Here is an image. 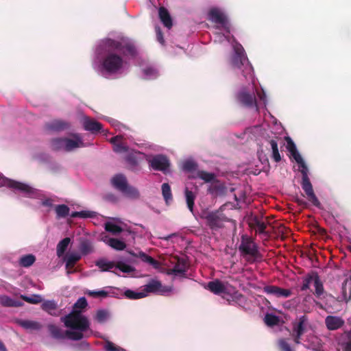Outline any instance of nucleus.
Here are the masks:
<instances>
[{"label":"nucleus","instance_id":"nucleus-1","mask_svg":"<svg viewBox=\"0 0 351 351\" xmlns=\"http://www.w3.org/2000/svg\"><path fill=\"white\" fill-rule=\"evenodd\" d=\"M106 51L100 63L103 75H114L120 72L124 65L123 56L134 57L136 49L133 43L125 40L107 38L103 41Z\"/></svg>","mask_w":351,"mask_h":351},{"label":"nucleus","instance_id":"nucleus-2","mask_svg":"<svg viewBox=\"0 0 351 351\" xmlns=\"http://www.w3.org/2000/svg\"><path fill=\"white\" fill-rule=\"evenodd\" d=\"M64 326L74 330H65L66 338L73 341H80L90 335L84 332L90 328V322L86 317L81 314L80 311L73 310L67 315L61 318Z\"/></svg>","mask_w":351,"mask_h":351},{"label":"nucleus","instance_id":"nucleus-3","mask_svg":"<svg viewBox=\"0 0 351 351\" xmlns=\"http://www.w3.org/2000/svg\"><path fill=\"white\" fill-rule=\"evenodd\" d=\"M239 250L243 256H250L254 259L260 257L257 245L252 239L247 235L241 236Z\"/></svg>","mask_w":351,"mask_h":351},{"label":"nucleus","instance_id":"nucleus-4","mask_svg":"<svg viewBox=\"0 0 351 351\" xmlns=\"http://www.w3.org/2000/svg\"><path fill=\"white\" fill-rule=\"evenodd\" d=\"M206 225L214 231L224 227V223L229 221V219L219 210L210 212L205 216Z\"/></svg>","mask_w":351,"mask_h":351},{"label":"nucleus","instance_id":"nucleus-5","mask_svg":"<svg viewBox=\"0 0 351 351\" xmlns=\"http://www.w3.org/2000/svg\"><path fill=\"white\" fill-rule=\"evenodd\" d=\"M232 64L234 67L241 69L243 75L247 78L252 77L253 72V67L248 61L246 56L242 53L237 52L232 58Z\"/></svg>","mask_w":351,"mask_h":351},{"label":"nucleus","instance_id":"nucleus-6","mask_svg":"<svg viewBox=\"0 0 351 351\" xmlns=\"http://www.w3.org/2000/svg\"><path fill=\"white\" fill-rule=\"evenodd\" d=\"M307 322V318L305 315L301 316L298 322L292 323V332L291 336L294 342L296 344L301 343V337L305 332V324Z\"/></svg>","mask_w":351,"mask_h":351},{"label":"nucleus","instance_id":"nucleus-7","mask_svg":"<svg viewBox=\"0 0 351 351\" xmlns=\"http://www.w3.org/2000/svg\"><path fill=\"white\" fill-rule=\"evenodd\" d=\"M236 97L237 101L245 107L250 108L257 107L254 93H250L245 89H242L237 94Z\"/></svg>","mask_w":351,"mask_h":351},{"label":"nucleus","instance_id":"nucleus-8","mask_svg":"<svg viewBox=\"0 0 351 351\" xmlns=\"http://www.w3.org/2000/svg\"><path fill=\"white\" fill-rule=\"evenodd\" d=\"M208 16L213 23L220 24L227 32H230L227 18L219 9L217 8L210 9Z\"/></svg>","mask_w":351,"mask_h":351},{"label":"nucleus","instance_id":"nucleus-9","mask_svg":"<svg viewBox=\"0 0 351 351\" xmlns=\"http://www.w3.org/2000/svg\"><path fill=\"white\" fill-rule=\"evenodd\" d=\"M263 291L268 295L284 298H289L292 294L290 289H283L276 285H266L263 288Z\"/></svg>","mask_w":351,"mask_h":351},{"label":"nucleus","instance_id":"nucleus-10","mask_svg":"<svg viewBox=\"0 0 351 351\" xmlns=\"http://www.w3.org/2000/svg\"><path fill=\"white\" fill-rule=\"evenodd\" d=\"M149 165L154 170L165 171L169 167V162L165 156L156 155L149 160Z\"/></svg>","mask_w":351,"mask_h":351},{"label":"nucleus","instance_id":"nucleus-11","mask_svg":"<svg viewBox=\"0 0 351 351\" xmlns=\"http://www.w3.org/2000/svg\"><path fill=\"white\" fill-rule=\"evenodd\" d=\"M301 185L308 201L311 202L315 206L319 207L320 205V202L313 191V186L311 183L310 180H302Z\"/></svg>","mask_w":351,"mask_h":351},{"label":"nucleus","instance_id":"nucleus-12","mask_svg":"<svg viewBox=\"0 0 351 351\" xmlns=\"http://www.w3.org/2000/svg\"><path fill=\"white\" fill-rule=\"evenodd\" d=\"M189 268V265L186 258H176V263L173 267L169 269V274L176 276H185L186 272Z\"/></svg>","mask_w":351,"mask_h":351},{"label":"nucleus","instance_id":"nucleus-13","mask_svg":"<svg viewBox=\"0 0 351 351\" xmlns=\"http://www.w3.org/2000/svg\"><path fill=\"white\" fill-rule=\"evenodd\" d=\"M85 145L78 134L73 135V138H65V152H71L75 148L83 147Z\"/></svg>","mask_w":351,"mask_h":351},{"label":"nucleus","instance_id":"nucleus-14","mask_svg":"<svg viewBox=\"0 0 351 351\" xmlns=\"http://www.w3.org/2000/svg\"><path fill=\"white\" fill-rule=\"evenodd\" d=\"M47 130L54 132H60L69 129L70 128L69 123L63 120H53L46 124Z\"/></svg>","mask_w":351,"mask_h":351},{"label":"nucleus","instance_id":"nucleus-15","mask_svg":"<svg viewBox=\"0 0 351 351\" xmlns=\"http://www.w3.org/2000/svg\"><path fill=\"white\" fill-rule=\"evenodd\" d=\"M128 253L133 257L140 258L143 262L148 263L149 265L153 266L154 268H158L159 266L158 261L155 260L154 258L142 251H139L137 253H135L132 251H128Z\"/></svg>","mask_w":351,"mask_h":351},{"label":"nucleus","instance_id":"nucleus-16","mask_svg":"<svg viewBox=\"0 0 351 351\" xmlns=\"http://www.w3.org/2000/svg\"><path fill=\"white\" fill-rule=\"evenodd\" d=\"M326 327L330 330H335L340 328L344 324V321L339 317L335 316H327L325 319Z\"/></svg>","mask_w":351,"mask_h":351},{"label":"nucleus","instance_id":"nucleus-17","mask_svg":"<svg viewBox=\"0 0 351 351\" xmlns=\"http://www.w3.org/2000/svg\"><path fill=\"white\" fill-rule=\"evenodd\" d=\"M206 288L216 295L225 293L226 289L225 285L218 279L208 282Z\"/></svg>","mask_w":351,"mask_h":351},{"label":"nucleus","instance_id":"nucleus-18","mask_svg":"<svg viewBox=\"0 0 351 351\" xmlns=\"http://www.w3.org/2000/svg\"><path fill=\"white\" fill-rule=\"evenodd\" d=\"M280 140L281 139L278 136H274L271 138L267 140L272 150L271 157L276 162H278L281 160V156L278 147V141Z\"/></svg>","mask_w":351,"mask_h":351},{"label":"nucleus","instance_id":"nucleus-19","mask_svg":"<svg viewBox=\"0 0 351 351\" xmlns=\"http://www.w3.org/2000/svg\"><path fill=\"white\" fill-rule=\"evenodd\" d=\"M83 126L86 130L90 131L92 133L98 132L102 128V125L99 122L90 119L88 117L84 118Z\"/></svg>","mask_w":351,"mask_h":351},{"label":"nucleus","instance_id":"nucleus-20","mask_svg":"<svg viewBox=\"0 0 351 351\" xmlns=\"http://www.w3.org/2000/svg\"><path fill=\"white\" fill-rule=\"evenodd\" d=\"M8 184L10 188L19 190L27 195L33 194L34 192V189L29 185L17 181L10 180Z\"/></svg>","mask_w":351,"mask_h":351},{"label":"nucleus","instance_id":"nucleus-21","mask_svg":"<svg viewBox=\"0 0 351 351\" xmlns=\"http://www.w3.org/2000/svg\"><path fill=\"white\" fill-rule=\"evenodd\" d=\"M143 291L146 294L147 293H162L164 292V289L160 281L152 280L144 286Z\"/></svg>","mask_w":351,"mask_h":351},{"label":"nucleus","instance_id":"nucleus-22","mask_svg":"<svg viewBox=\"0 0 351 351\" xmlns=\"http://www.w3.org/2000/svg\"><path fill=\"white\" fill-rule=\"evenodd\" d=\"M249 226L251 228L256 229V231L259 234H264L267 228L266 223L256 216L250 219Z\"/></svg>","mask_w":351,"mask_h":351},{"label":"nucleus","instance_id":"nucleus-23","mask_svg":"<svg viewBox=\"0 0 351 351\" xmlns=\"http://www.w3.org/2000/svg\"><path fill=\"white\" fill-rule=\"evenodd\" d=\"M112 185L121 192L128 185L127 179L125 176L122 174H118L113 177L112 179Z\"/></svg>","mask_w":351,"mask_h":351},{"label":"nucleus","instance_id":"nucleus-24","mask_svg":"<svg viewBox=\"0 0 351 351\" xmlns=\"http://www.w3.org/2000/svg\"><path fill=\"white\" fill-rule=\"evenodd\" d=\"M159 18L163 25L170 29L172 27V19L168 10L164 8L160 7L158 10Z\"/></svg>","mask_w":351,"mask_h":351},{"label":"nucleus","instance_id":"nucleus-25","mask_svg":"<svg viewBox=\"0 0 351 351\" xmlns=\"http://www.w3.org/2000/svg\"><path fill=\"white\" fill-rule=\"evenodd\" d=\"M47 328L51 336L55 339H64L66 337L65 331L55 324H49Z\"/></svg>","mask_w":351,"mask_h":351},{"label":"nucleus","instance_id":"nucleus-26","mask_svg":"<svg viewBox=\"0 0 351 351\" xmlns=\"http://www.w3.org/2000/svg\"><path fill=\"white\" fill-rule=\"evenodd\" d=\"M42 308L45 311L53 316H58V314L56 313L57 304L52 300L45 301L42 304Z\"/></svg>","mask_w":351,"mask_h":351},{"label":"nucleus","instance_id":"nucleus-27","mask_svg":"<svg viewBox=\"0 0 351 351\" xmlns=\"http://www.w3.org/2000/svg\"><path fill=\"white\" fill-rule=\"evenodd\" d=\"M0 304L3 306L19 307L23 305V303L19 300H14L7 295H0Z\"/></svg>","mask_w":351,"mask_h":351},{"label":"nucleus","instance_id":"nucleus-28","mask_svg":"<svg viewBox=\"0 0 351 351\" xmlns=\"http://www.w3.org/2000/svg\"><path fill=\"white\" fill-rule=\"evenodd\" d=\"M18 324L25 329L38 330L41 328V324L36 321L19 320Z\"/></svg>","mask_w":351,"mask_h":351},{"label":"nucleus","instance_id":"nucleus-29","mask_svg":"<svg viewBox=\"0 0 351 351\" xmlns=\"http://www.w3.org/2000/svg\"><path fill=\"white\" fill-rule=\"evenodd\" d=\"M121 193L128 198L132 199H137L140 197V193L138 190L130 185H128L127 187L121 191Z\"/></svg>","mask_w":351,"mask_h":351},{"label":"nucleus","instance_id":"nucleus-30","mask_svg":"<svg viewBox=\"0 0 351 351\" xmlns=\"http://www.w3.org/2000/svg\"><path fill=\"white\" fill-rule=\"evenodd\" d=\"M112 261H106L104 259H100L96 261L95 265L98 267L101 271H109L115 267Z\"/></svg>","mask_w":351,"mask_h":351},{"label":"nucleus","instance_id":"nucleus-31","mask_svg":"<svg viewBox=\"0 0 351 351\" xmlns=\"http://www.w3.org/2000/svg\"><path fill=\"white\" fill-rule=\"evenodd\" d=\"M65 138H56L51 141V148L54 151H65Z\"/></svg>","mask_w":351,"mask_h":351},{"label":"nucleus","instance_id":"nucleus-32","mask_svg":"<svg viewBox=\"0 0 351 351\" xmlns=\"http://www.w3.org/2000/svg\"><path fill=\"white\" fill-rule=\"evenodd\" d=\"M80 258L81 255L78 253H71L69 254L66 261V267L67 269H72Z\"/></svg>","mask_w":351,"mask_h":351},{"label":"nucleus","instance_id":"nucleus-33","mask_svg":"<svg viewBox=\"0 0 351 351\" xmlns=\"http://www.w3.org/2000/svg\"><path fill=\"white\" fill-rule=\"evenodd\" d=\"M123 295L130 300H138L146 297L147 294L143 291L136 292L130 289H127L124 291Z\"/></svg>","mask_w":351,"mask_h":351},{"label":"nucleus","instance_id":"nucleus-34","mask_svg":"<svg viewBox=\"0 0 351 351\" xmlns=\"http://www.w3.org/2000/svg\"><path fill=\"white\" fill-rule=\"evenodd\" d=\"M36 261V257L33 254H27L23 256L19 260V265L24 267H28L32 265Z\"/></svg>","mask_w":351,"mask_h":351},{"label":"nucleus","instance_id":"nucleus-35","mask_svg":"<svg viewBox=\"0 0 351 351\" xmlns=\"http://www.w3.org/2000/svg\"><path fill=\"white\" fill-rule=\"evenodd\" d=\"M107 243L112 248L117 250H123L126 247V244L118 239L110 238L108 239Z\"/></svg>","mask_w":351,"mask_h":351},{"label":"nucleus","instance_id":"nucleus-36","mask_svg":"<svg viewBox=\"0 0 351 351\" xmlns=\"http://www.w3.org/2000/svg\"><path fill=\"white\" fill-rule=\"evenodd\" d=\"M70 242L71 239L69 237H66L58 243L57 245V255L58 256H61L65 252Z\"/></svg>","mask_w":351,"mask_h":351},{"label":"nucleus","instance_id":"nucleus-37","mask_svg":"<svg viewBox=\"0 0 351 351\" xmlns=\"http://www.w3.org/2000/svg\"><path fill=\"white\" fill-rule=\"evenodd\" d=\"M314 286L315 288L314 294L317 297H320L324 293V286L317 274H315Z\"/></svg>","mask_w":351,"mask_h":351},{"label":"nucleus","instance_id":"nucleus-38","mask_svg":"<svg viewBox=\"0 0 351 351\" xmlns=\"http://www.w3.org/2000/svg\"><path fill=\"white\" fill-rule=\"evenodd\" d=\"M197 176L205 182H210L215 180L216 176L213 173H209L205 171H198Z\"/></svg>","mask_w":351,"mask_h":351},{"label":"nucleus","instance_id":"nucleus-39","mask_svg":"<svg viewBox=\"0 0 351 351\" xmlns=\"http://www.w3.org/2000/svg\"><path fill=\"white\" fill-rule=\"evenodd\" d=\"M161 188L162 196L166 203L168 204L169 201L173 199L171 187L168 183H163Z\"/></svg>","mask_w":351,"mask_h":351},{"label":"nucleus","instance_id":"nucleus-40","mask_svg":"<svg viewBox=\"0 0 351 351\" xmlns=\"http://www.w3.org/2000/svg\"><path fill=\"white\" fill-rule=\"evenodd\" d=\"M21 298L24 301L33 304H39L43 301L41 295L38 294H33L31 296L21 295Z\"/></svg>","mask_w":351,"mask_h":351},{"label":"nucleus","instance_id":"nucleus-41","mask_svg":"<svg viewBox=\"0 0 351 351\" xmlns=\"http://www.w3.org/2000/svg\"><path fill=\"white\" fill-rule=\"evenodd\" d=\"M185 197L189 209L193 212L194 206L195 195L191 191H189L187 188L185 190Z\"/></svg>","mask_w":351,"mask_h":351},{"label":"nucleus","instance_id":"nucleus-42","mask_svg":"<svg viewBox=\"0 0 351 351\" xmlns=\"http://www.w3.org/2000/svg\"><path fill=\"white\" fill-rule=\"evenodd\" d=\"M105 344L104 346V351H126L125 349L117 346L112 341L104 338Z\"/></svg>","mask_w":351,"mask_h":351},{"label":"nucleus","instance_id":"nucleus-43","mask_svg":"<svg viewBox=\"0 0 351 351\" xmlns=\"http://www.w3.org/2000/svg\"><path fill=\"white\" fill-rule=\"evenodd\" d=\"M56 213L58 217H66L69 214V208L65 204L58 205L56 207Z\"/></svg>","mask_w":351,"mask_h":351},{"label":"nucleus","instance_id":"nucleus-44","mask_svg":"<svg viewBox=\"0 0 351 351\" xmlns=\"http://www.w3.org/2000/svg\"><path fill=\"white\" fill-rule=\"evenodd\" d=\"M115 267L123 273L130 274L135 271L134 267L128 265L122 261H119L115 264Z\"/></svg>","mask_w":351,"mask_h":351},{"label":"nucleus","instance_id":"nucleus-45","mask_svg":"<svg viewBox=\"0 0 351 351\" xmlns=\"http://www.w3.org/2000/svg\"><path fill=\"white\" fill-rule=\"evenodd\" d=\"M264 321L267 326H274L278 324L279 318L274 314L267 313L265 316Z\"/></svg>","mask_w":351,"mask_h":351},{"label":"nucleus","instance_id":"nucleus-46","mask_svg":"<svg viewBox=\"0 0 351 351\" xmlns=\"http://www.w3.org/2000/svg\"><path fill=\"white\" fill-rule=\"evenodd\" d=\"M80 250L83 255H87L93 251V246L87 240L83 241L80 243Z\"/></svg>","mask_w":351,"mask_h":351},{"label":"nucleus","instance_id":"nucleus-47","mask_svg":"<svg viewBox=\"0 0 351 351\" xmlns=\"http://www.w3.org/2000/svg\"><path fill=\"white\" fill-rule=\"evenodd\" d=\"M86 294L90 297L97 298H105L108 296V292L104 290H89L86 292Z\"/></svg>","mask_w":351,"mask_h":351},{"label":"nucleus","instance_id":"nucleus-48","mask_svg":"<svg viewBox=\"0 0 351 351\" xmlns=\"http://www.w3.org/2000/svg\"><path fill=\"white\" fill-rule=\"evenodd\" d=\"M197 168V164L193 160H187L182 164V169L188 172H192L196 170Z\"/></svg>","mask_w":351,"mask_h":351},{"label":"nucleus","instance_id":"nucleus-49","mask_svg":"<svg viewBox=\"0 0 351 351\" xmlns=\"http://www.w3.org/2000/svg\"><path fill=\"white\" fill-rule=\"evenodd\" d=\"M105 229L112 234H119L122 232L123 229L121 226L110 222H108L105 225Z\"/></svg>","mask_w":351,"mask_h":351},{"label":"nucleus","instance_id":"nucleus-50","mask_svg":"<svg viewBox=\"0 0 351 351\" xmlns=\"http://www.w3.org/2000/svg\"><path fill=\"white\" fill-rule=\"evenodd\" d=\"M315 274L313 273L312 274H308L305 277V278L303 280V284L301 287L302 291H305L309 289L311 283L313 281L314 282V278H315Z\"/></svg>","mask_w":351,"mask_h":351},{"label":"nucleus","instance_id":"nucleus-51","mask_svg":"<svg viewBox=\"0 0 351 351\" xmlns=\"http://www.w3.org/2000/svg\"><path fill=\"white\" fill-rule=\"evenodd\" d=\"M278 346L280 351H294L285 339H280L278 341Z\"/></svg>","mask_w":351,"mask_h":351},{"label":"nucleus","instance_id":"nucleus-52","mask_svg":"<svg viewBox=\"0 0 351 351\" xmlns=\"http://www.w3.org/2000/svg\"><path fill=\"white\" fill-rule=\"evenodd\" d=\"M108 313L106 310H99L97 311L95 319L99 323H104L108 318Z\"/></svg>","mask_w":351,"mask_h":351},{"label":"nucleus","instance_id":"nucleus-53","mask_svg":"<svg viewBox=\"0 0 351 351\" xmlns=\"http://www.w3.org/2000/svg\"><path fill=\"white\" fill-rule=\"evenodd\" d=\"M87 305L88 303L86 299L84 297H82L77 300V302L75 303L73 306V308L83 309L86 308Z\"/></svg>","mask_w":351,"mask_h":351},{"label":"nucleus","instance_id":"nucleus-54","mask_svg":"<svg viewBox=\"0 0 351 351\" xmlns=\"http://www.w3.org/2000/svg\"><path fill=\"white\" fill-rule=\"evenodd\" d=\"M75 348L79 351H88L90 348V343L86 341H82L78 344L75 345Z\"/></svg>","mask_w":351,"mask_h":351},{"label":"nucleus","instance_id":"nucleus-55","mask_svg":"<svg viewBox=\"0 0 351 351\" xmlns=\"http://www.w3.org/2000/svg\"><path fill=\"white\" fill-rule=\"evenodd\" d=\"M298 165L301 167L300 172L302 176V180L309 179L308 176V168L304 161H303V163H299Z\"/></svg>","mask_w":351,"mask_h":351},{"label":"nucleus","instance_id":"nucleus-56","mask_svg":"<svg viewBox=\"0 0 351 351\" xmlns=\"http://www.w3.org/2000/svg\"><path fill=\"white\" fill-rule=\"evenodd\" d=\"M95 216V213L93 211L82 210L79 212L80 218H92Z\"/></svg>","mask_w":351,"mask_h":351},{"label":"nucleus","instance_id":"nucleus-57","mask_svg":"<svg viewBox=\"0 0 351 351\" xmlns=\"http://www.w3.org/2000/svg\"><path fill=\"white\" fill-rule=\"evenodd\" d=\"M287 149L289 150V152H290V154L293 152L296 151L297 148H296L295 143L293 142V141L289 137L287 138Z\"/></svg>","mask_w":351,"mask_h":351},{"label":"nucleus","instance_id":"nucleus-58","mask_svg":"<svg viewBox=\"0 0 351 351\" xmlns=\"http://www.w3.org/2000/svg\"><path fill=\"white\" fill-rule=\"evenodd\" d=\"M291 156L294 158V160H295V162L299 164V163H303V158H302L301 155L300 154V153L298 152V150L295 151V152H293L291 153Z\"/></svg>","mask_w":351,"mask_h":351},{"label":"nucleus","instance_id":"nucleus-59","mask_svg":"<svg viewBox=\"0 0 351 351\" xmlns=\"http://www.w3.org/2000/svg\"><path fill=\"white\" fill-rule=\"evenodd\" d=\"M156 38H157V40L162 45H164L165 43V39H164V37H163V34H162V32L161 31V29H160V27H156Z\"/></svg>","mask_w":351,"mask_h":351},{"label":"nucleus","instance_id":"nucleus-60","mask_svg":"<svg viewBox=\"0 0 351 351\" xmlns=\"http://www.w3.org/2000/svg\"><path fill=\"white\" fill-rule=\"evenodd\" d=\"M128 150L127 147L121 143L115 144L114 146V151L116 152H124Z\"/></svg>","mask_w":351,"mask_h":351},{"label":"nucleus","instance_id":"nucleus-61","mask_svg":"<svg viewBox=\"0 0 351 351\" xmlns=\"http://www.w3.org/2000/svg\"><path fill=\"white\" fill-rule=\"evenodd\" d=\"M127 161L130 165H131L134 167L138 166V161L136 158L133 156H128L127 157Z\"/></svg>","mask_w":351,"mask_h":351},{"label":"nucleus","instance_id":"nucleus-62","mask_svg":"<svg viewBox=\"0 0 351 351\" xmlns=\"http://www.w3.org/2000/svg\"><path fill=\"white\" fill-rule=\"evenodd\" d=\"M143 71H144L145 75H146L147 76H149V77L156 76V70L152 68L145 69Z\"/></svg>","mask_w":351,"mask_h":351},{"label":"nucleus","instance_id":"nucleus-63","mask_svg":"<svg viewBox=\"0 0 351 351\" xmlns=\"http://www.w3.org/2000/svg\"><path fill=\"white\" fill-rule=\"evenodd\" d=\"M295 202L298 203V205L302 206L303 207L306 206L307 204L306 202L301 198H296Z\"/></svg>","mask_w":351,"mask_h":351},{"label":"nucleus","instance_id":"nucleus-64","mask_svg":"<svg viewBox=\"0 0 351 351\" xmlns=\"http://www.w3.org/2000/svg\"><path fill=\"white\" fill-rule=\"evenodd\" d=\"M344 348L346 351H351V340L345 343Z\"/></svg>","mask_w":351,"mask_h":351}]
</instances>
